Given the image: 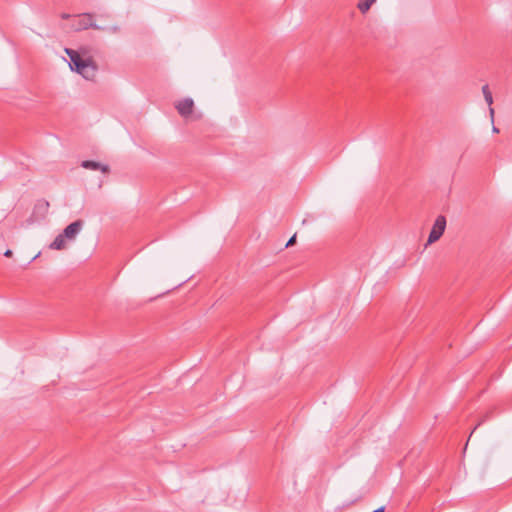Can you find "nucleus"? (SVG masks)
<instances>
[{"label": "nucleus", "instance_id": "9d476101", "mask_svg": "<svg viewBox=\"0 0 512 512\" xmlns=\"http://www.w3.org/2000/svg\"><path fill=\"white\" fill-rule=\"evenodd\" d=\"M106 29L104 31L110 32V33H118L120 31V27L118 25L113 26H104Z\"/></svg>", "mask_w": 512, "mask_h": 512}, {"label": "nucleus", "instance_id": "2eb2a0df", "mask_svg": "<svg viewBox=\"0 0 512 512\" xmlns=\"http://www.w3.org/2000/svg\"><path fill=\"white\" fill-rule=\"evenodd\" d=\"M384 510H385V507H384V506H381V507H379V508L375 509V510H374V511H372V512H384Z\"/></svg>", "mask_w": 512, "mask_h": 512}, {"label": "nucleus", "instance_id": "4468645a", "mask_svg": "<svg viewBox=\"0 0 512 512\" xmlns=\"http://www.w3.org/2000/svg\"><path fill=\"white\" fill-rule=\"evenodd\" d=\"M70 17H71V15H70V14H68V13H62V14H61V18H62V19H65V20H66V19H69Z\"/></svg>", "mask_w": 512, "mask_h": 512}, {"label": "nucleus", "instance_id": "f257e3e1", "mask_svg": "<svg viewBox=\"0 0 512 512\" xmlns=\"http://www.w3.org/2000/svg\"><path fill=\"white\" fill-rule=\"evenodd\" d=\"M64 51L70 58L69 66L72 71L77 72L86 80H93L95 78L98 67L89 55L87 47H80L78 50L65 48Z\"/></svg>", "mask_w": 512, "mask_h": 512}, {"label": "nucleus", "instance_id": "6e6552de", "mask_svg": "<svg viewBox=\"0 0 512 512\" xmlns=\"http://www.w3.org/2000/svg\"><path fill=\"white\" fill-rule=\"evenodd\" d=\"M376 2V0H360L357 4L358 9L361 13H366L371 6Z\"/></svg>", "mask_w": 512, "mask_h": 512}, {"label": "nucleus", "instance_id": "1a4fd4ad", "mask_svg": "<svg viewBox=\"0 0 512 512\" xmlns=\"http://www.w3.org/2000/svg\"><path fill=\"white\" fill-rule=\"evenodd\" d=\"M482 92H483V95H484V98H485V101L486 103L491 106L492 103H493V97H492V93L491 91L489 90V86L488 85H484L482 87Z\"/></svg>", "mask_w": 512, "mask_h": 512}, {"label": "nucleus", "instance_id": "9b49d317", "mask_svg": "<svg viewBox=\"0 0 512 512\" xmlns=\"http://www.w3.org/2000/svg\"><path fill=\"white\" fill-rule=\"evenodd\" d=\"M296 242V234H294L286 243V247L292 246Z\"/></svg>", "mask_w": 512, "mask_h": 512}, {"label": "nucleus", "instance_id": "f03ea898", "mask_svg": "<svg viewBox=\"0 0 512 512\" xmlns=\"http://www.w3.org/2000/svg\"><path fill=\"white\" fill-rule=\"evenodd\" d=\"M446 228V218L443 215H439L430 231L427 245L432 244L440 239Z\"/></svg>", "mask_w": 512, "mask_h": 512}, {"label": "nucleus", "instance_id": "0eeeda50", "mask_svg": "<svg viewBox=\"0 0 512 512\" xmlns=\"http://www.w3.org/2000/svg\"><path fill=\"white\" fill-rule=\"evenodd\" d=\"M65 247V237L59 234L55 237L54 241L49 245L50 249L61 250Z\"/></svg>", "mask_w": 512, "mask_h": 512}, {"label": "nucleus", "instance_id": "423d86ee", "mask_svg": "<svg viewBox=\"0 0 512 512\" xmlns=\"http://www.w3.org/2000/svg\"><path fill=\"white\" fill-rule=\"evenodd\" d=\"M81 166L85 169L89 170H101L103 173L109 172V166L101 164L100 162L93 161V160H84L81 163Z\"/></svg>", "mask_w": 512, "mask_h": 512}, {"label": "nucleus", "instance_id": "dca6fc26", "mask_svg": "<svg viewBox=\"0 0 512 512\" xmlns=\"http://www.w3.org/2000/svg\"><path fill=\"white\" fill-rule=\"evenodd\" d=\"M493 132H499L498 128H496L495 126H493Z\"/></svg>", "mask_w": 512, "mask_h": 512}, {"label": "nucleus", "instance_id": "f8f14e48", "mask_svg": "<svg viewBox=\"0 0 512 512\" xmlns=\"http://www.w3.org/2000/svg\"><path fill=\"white\" fill-rule=\"evenodd\" d=\"M489 113H490L491 121L493 122V120H494V109L491 106L489 107Z\"/></svg>", "mask_w": 512, "mask_h": 512}, {"label": "nucleus", "instance_id": "20e7f679", "mask_svg": "<svg viewBox=\"0 0 512 512\" xmlns=\"http://www.w3.org/2000/svg\"><path fill=\"white\" fill-rule=\"evenodd\" d=\"M84 222L82 220H76L70 223L62 232L63 236L67 239H74L76 235L81 231Z\"/></svg>", "mask_w": 512, "mask_h": 512}, {"label": "nucleus", "instance_id": "39448f33", "mask_svg": "<svg viewBox=\"0 0 512 512\" xmlns=\"http://www.w3.org/2000/svg\"><path fill=\"white\" fill-rule=\"evenodd\" d=\"M193 107L194 102L191 98H185L179 101L176 105L178 113L183 117L189 116L192 113Z\"/></svg>", "mask_w": 512, "mask_h": 512}, {"label": "nucleus", "instance_id": "7ed1b4c3", "mask_svg": "<svg viewBox=\"0 0 512 512\" xmlns=\"http://www.w3.org/2000/svg\"><path fill=\"white\" fill-rule=\"evenodd\" d=\"M81 19L79 20L77 26L75 27L76 30H86L89 28L95 29V30H105V27H101L97 23L93 22V14L91 13H83L80 15Z\"/></svg>", "mask_w": 512, "mask_h": 512}, {"label": "nucleus", "instance_id": "ddd939ff", "mask_svg": "<svg viewBox=\"0 0 512 512\" xmlns=\"http://www.w3.org/2000/svg\"><path fill=\"white\" fill-rule=\"evenodd\" d=\"M13 254V252L10 250V249H7L5 252H4V256L5 257H11Z\"/></svg>", "mask_w": 512, "mask_h": 512}]
</instances>
